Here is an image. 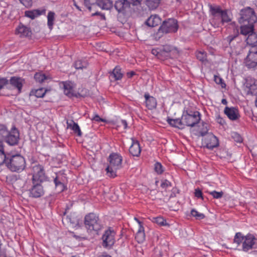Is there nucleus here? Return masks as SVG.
Wrapping results in <instances>:
<instances>
[{
    "instance_id": "1",
    "label": "nucleus",
    "mask_w": 257,
    "mask_h": 257,
    "mask_svg": "<svg viewBox=\"0 0 257 257\" xmlns=\"http://www.w3.org/2000/svg\"><path fill=\"white\" fill-rule=\"evenodd\" d=\"M210 12L211 16L210 22L214 28L220 27L231 21V18L228 14V11L223 10L220 7L210 6Z\"/></svg>"
},
{
    "instance_id": "2",
    "label": "nucleus",
    "mask_w": 257,
    "mask_h": 257,
    "mask_svg": "<svg viewBox=\"0 0 257 257\" xmlns=\"http://www.w3.org/2000/svg\"><path fill=\"white\" fill-rule=\"evenodd\" d=\"M233 242L237 244V246L241 245L242 250L245 252L257 248V238L250 233L244 235L239 232L236 233Z\"/></svg>"
},
{
    "instance_id": "3",
    "label": "nucleus",
    "mask_w": 257,
    "mask_h": 257,
    "mask_svg": "<svg viewBox=\"0 0 257 257\" xmlns=\"http://www.w3.org/2000/svg\"><path fill=\"white\" fill-rule=\"evenodd\" d=\"M108 161L106 174L110 177L114 178L116 176L117 171L121 168L122 157L118 153H113L109 155Z\"/></svg>"
},
{
    "instance_id": "4",
    "label": "nucleus",
    "mask_w": 257,
    "mask_h": 257,
    "mask_svg": "<svg viewBox=\"0 0 257 257\" xmlns=\"http://www.w3.org/2000/svg\"><path fill=\"white\" fill-rule=\"evenodd\" d=\"M84 223L88 231L97 233L102 228V224L98 215L89 213L84 217Z\"/></svg>"
},
{
    "instance_id": "5",
    "label": "nucleus",
    "mask_w": 257,
    "mask_h": 257,
    "mask_svg": "<svg viewBox=\"0 0 257 257\" xmlns=\"http://www.w3.org/2000/svg\"><path fill=\"white\" fill-rule=\"evenodd\" d=\"M8 168L12 172H21L26 167L25 158L21 155H12L7 163Z\"/></svg>"
},
{
    "instance_id": "6",
    "label": "nucleus",
    "mask_w": 257,
    "mask_h": 257,
    "mask_svg": "<svg viewBox=\"0 0 257 257\" xmlns=\"http://www.w3.org/2000/svg\"><path fill=\"white\" fill-rule=\"evenodd\" d=\"M24 80L20 77H12L10 80V84L14 89H17L19 93L22 91ZM9 81L6 78L0 79V90L5 87L8 88Z\"/></svg>"
},
{
    "instance_id": "7",
    "label": "nucleus",
    "mask_w": 257,
    "mask_h": 257,
    "mask_svg": "<svg viewBox=\"0 0 257 257\" xmlns=\"http://www.w3.org/2000/svg\"><path fill=\"white\" fill-rule=\"evenodd\" d=\"M240 17L238 22L239 24L242 23H250L254 24L257 21V17L255 15L253 10L250 7H247L242 9L240 13Z\"/></svg>"
},
{
    "instance_id": "8",
    "label": "nucleus",
    "mask_w": 257,
    "mask_h": 257,
    "mask_svg": "<svg viewBox=\"0 0 257 257\" xmlns=\"http://www.w3.org/2000/svg\"><path fill=\"white\" fill-rule=\"evenodd\" d=\"M201 136H205L203 139V144L208 149H212L217 147L219 145L217 138L212 133H207L206 132H201Z\"/></svg>"
},
{
    "instance_id": "9",
    "label": "nucleus",
    "mask_w": 257,
    "mask_h": 257,
    "mask_svg": "<svg viewBox=\"0 0 257 257\" xmlns=\"http://www.w3.org/2000/svg\"><path fill=\"white\" fill-rule=\"evenodd\" d=\"M115 232L111 227L106 230L102 237L103 246L110 248L115 242Z\"/></svg>"
},
{
    "instance_id": "10",
    "label": "nucleus",
    "mask_w": 257,
    "mask_h": 257,
    "mask_svg": "<svg viewBox=\"0 0 257 257\" xmlns=\"http://www.w3.org/2000/svg\"><path fill=\"white\" fill-rule=\"evenodd\" d=\"M178 28V21L175 19H168L164 21L161 27L162 32L165 33H175Z\"/></svg>"
},
{
    "instance_id": "11",
    "label": "nucleus",
    "mask_w": 257,
    "mask_h": 257,
    "mask_svg": "<svg viewBox=\"0 0 257 257\" xmlns=\"http://www.w3.org/2000/svg\"><path fill=\"white\" fill-rule=\"evenodd\" d=\"M183 125L194 126L200 120V114L198 111H195L193 114H186L182 115Z\"/></svg>"
},
{
    "instance_id": "12",
    "label": "nucleus",
    "mask_w": 257,
    "mask_h": 257,
    "mask_svg": "<svg viewBox=\"0 0 257 257\" xmlns=\"http://www.w3.org/2000/svg\"><path fill=\"white\" fill-rule=\"evenodd\" d=\"M32 181L42 182L45 177L44 167L39 164L35 165L32 167Z\"/></svg>"
},
{
    "instance_id": "13",
    "label": "nucleus",
    "mask_w": 257,
    "mask_h": 257,
    "mask_svg": "<svg viewBox=\"0 0 257 257\" xmlns=\"http://www.w3.org/2000/svg\"><path fill=\"white\" fill-rule=\"evenodd\" d=\"M244 63L248 68H254L257 66V48L251 49L244 59Z\"/></svg>"
},
{
    "instance_id": "14",
    "label": "nucleus",
    "mask_w": 257,
    "mask_h": 257,
    "mask_svg": "<svg viewBox=\"0 0 257 257\" xmlns=\"http://www.w3.org/2000/svg\"><path fill=\"white\" fill-rule=\"evenodd\" d=\"M19 140V132L16 127H13L11 132L8 131V135L5 141L10 145L14 146L18 144Z\"/></svg>"
},
{
    "instance_id": "15",
    "label": "nucleus",
    "mask_w": 257,
    "mask_h": 257,
    "mask_svg": "<svg viewBox=\"0 0 257 257\" xmlns=\"http://www.w3.org/2000/svg\"><path fill=\"white\" fill-rule=\"evenodd\" d=\"M29 196L33 198H39L44 194L43 187L40 182H35L32 187L29 189Z\"/></svg>"
},
{
    "instance_id": "16",
    "label": "nucleus",
    "mask_w": 257,
    "mask_h": 257,
    "mask_svg": "<svg viewBox=\"0 0 257 257\" xmlns=\"http://www.w3.org/2000/svg\"><path fill=\"white\" fill-rule=\"evenodd\" d=\"M15 34L20 38H29L31 36V29L22 24H20L15 30Z\"/></svg>"
},
{
    "instance_id": "17",
    "label": "nucleus",
    "mask_w": 257,
    "mask_h": 257,
    "mask_svg": "<svg viewBox=\"0 0 257 257\" xmlns=\"http://www.w3.org/2000/svg\"><path fill=\"white\" fill-rule=\"evenodd\" d=\"M64 94L69 97L75 96L74 84L71 81H64L62 82Z\"/></svg>"
},
{
    "instance_id": "18",
    "label": "nucleus",
    "mask_w": 257,
    "mask_h": 257,
    "mask_svg": "<svg viewBox=\"0 0 257 257\" xmlns=\"http://www.w3.org/2000/svg\"><path fill=\"white\" fill-rule=\"evenodd\" d=\"M46 10L44 8L40 9H34L32 10L26 11L25 12V16L34 20L41 15H45L46 14Z\"/></svg>"
},
{
    "instance_id": "19",
    "label": "nucleus",
    "mask_w": 257,
    "mask_h": 257,
    "mask_svg": "<svg viewBox=\"0 0 257 257\" xmlns=\"http://www.w3.org/2000/svg\"><path fill=\"white\" fill-rule=\"evenodd\" d=\"M224 113L232 120L237 119L239 117L238 110L235 107H226L224 109Z\"/></svg>"
},
{
    "instance_id": "20",
    "label": "nucleus",
    "mask_w": 257,
    "mask_h": 257,
    "mask_svg": "<svg viewBox=\"0 0 257 257\" xmlns=\"http://www.w3.org/2000/svg\"><path fill=\"white\" fill-rule=\"evenodd\" d=\"M129 152L133 156L138 157L140 155L141 149L138 141L132 139V144L130 147Z\"/></svg>"
},
{
    "instance_id": "21",
    "label": "nucleus",
    "mask_w": 257,
    "mask_h": 257,
    "mask_svg": "<svg viewBox=\"0 0 257 257\" xmlns=\"http://www.w3.org/2000/svg\"><path fill=\"white\" fill-rule=\"evenodd\" d=\"M144 97L146 99V106L149 109L152 110L156 107L157 102L155 97L150 96L148 93H146Z\"/></svg>"
},
{
    "instance_id": "22",
    "label": "nucleus",
    "mask_w": 257,
    "mask_h": 257,
    "mask_svg": "<svg viewBox=\"0 0 257 257\" xmlns=\"http://www.w3.org/2000/svg\"><path fill=\"white\" fill-rule=\"evenodd\" d=\"M240 32L243 35H249L253 32L254 24L250 23H242L240 24Z\"/></svg>"
},
{
    "instance_id": "23",
    "label": "nucleus",
    "mask_w": 257,
    "mask_h": 257,
    "mask_svg": "<svg viewBox=\"0 0 257 257\" xmlns=\"http://www.w3.org/2000/svg\"><path fill=\"white\" fill-rule=\"evenodd\" d=\"M161 23V18L157 15H152L147 20L146 24L149 27H154Z\"/></svg>"
},
{
    "instance_id": "24",
    "label": "nucleus",
    "mask_w": 257,
    "mask_h": 257,
    "mask_svg": "<svg viewBox=\"0 0 257 257\" xmlns=\"http://www.w3.org/2000/svg\"><path fill=\"white\" fill-rule=\"evenodd\" d=\"M114 7L118 12H122L130 8L128 4L125 0H118L116 1L114 4Z\"/></svg>"
},
{
    "instance_id": "25",
    "label": "nucleus",
    "mask_w": 257,
    "mask_h": 257,
    "mask_svg": "<svg viewBox=\"0 0 257 257\" xmlns=\"http://www.w3.org/2000/svg\"><path fill=\"white\" fill-rule=\"evenodd\" d=\"M145 229L143 226L139 227L135 238L138 243H142L145 240Z\"/></svg>"
},
{
    "instance_id": "26",
    "label": "nucleus",
    "mask_w": 257,
    "mask_h": 257,
    "mask_svg": "<svg viewBox=\"0 0 257 257\" xmlns=\"http://www.w3.org/2000/svg\"><path fill=\"white\" fill-rule=\"evenodd\" d=\"M97 6L103 10H109L112 7V2L110 0H98Z\"/></svg>"
},
{
    "instance_id": "27",
    "label": "nucleus",
    "mask_w": 257,
    "mask_h": 257,
    "mask_svg": "<svg viewBox=\"0 0 257 257\" xmlns=\"http://www.w3.org/2000/svg\"><path fill=\"white\" fill-rule=\"evenodd\" d=\"M246 41L248 45L252 47L257 46V35L254 32L249 34Z\"/></svg>"
},
{
    "instance_id": "28",
    "label": "nucleus",
    "mask_w": 257,
    "mask_h": 257,
    "mask_svg": "<svg viewBox=\"0 0 257 257\" xmlns=\"http://www.w3.org/2000/svg\"><path fill=\"white\" fill-rule=\"evenodd\" d=\"M167 121L168 123L172 126L178 128L183 127V123L182 118L181 119L168 118Z\"/></svg>"
},
{
    "instance_id": "29",
    "label": "nucleus",
    "mask_w": 257,
    "mask_h": 257,
    "mask_svg": "<svg viewBox=\"0 0 257 257\" xmlns=\"http://www.w3.org/2000/svg\"><path fill=\"white\" fill-rule=\"evenodd\" d=\"M67 127L71 128L78 136L81 137L82 136V133L79 126L74 121L72 120V123L67 122Z\"/></svg>"
},
{
    "instance_id": "30",
    "label": "nucleus",
    "mask_w": 257,
    "mask_h": 257,
    "mask_svg": "<svg viewBox=\"0 0 257 257\" xmlns=\"http://www.w3.org/2000/svg\"><path fill=\"white\" fill-rule=\"evenodd\" d=\"M54 181L56 189L58 192H61L65 189L66 186L64 183L61 181V180L59 176H57L55 178Z\"/></svg>"
},
{
    "instance_id": "31",
    "label": "nucleus",
    "mask_w": 257,
    "mask_h": 257,
    "mask_svg": "<svg viewBox=\"0 0 257 257\" xmlns=\"http://www.w3.org/2000/svg\"><path fill=\"white\" fill-rule=\"evenodd\" d=\"M55 19V14L54 12L50 11L48 13L47 15V25L48 28L52 30L54 24V21Z\"/></svg>"
},
{
    "instance_id": "32",
    "label": "nucleus",
    "mask_w": 257,
    "mask_h": 257,
    "mask_svg": "<svg viewBox=\"0 0 257 257\" xmlns=\"http://www.w3.org/2000/svg\"><path fill=\"white\" fill-rule=\"evenodd\" d=\"M8 135V130L7 127L3 124H0V144H4L3 141Z\"/></svg>"
},
{
    "instance_id": "33",
    "label": "nucleus",
    "mask_w": 257,
    "mask_h": 257,
    "mask_svg": "<svg viewBox=\"0 0 257 257\" xmlns=\"http://www.w3.org/2000/svg\"><path fill=\"white\" fill-rule=\"evenodd\" d=\"M111 75L113 76L115 80H120L123 76V74L121 73V69L118 66H116L111 73Z\"/></svg>"
},
{
    "instance_id": "34",
    "label": "nucleus",
    "mask_w": 257,
    "mask_h": 257,
    "mask_svg": "<svg viewBox=\"0 0 257 257\" xmlns=\"http://www.w3.org/2000/svg\"><path fill=\"white\" fill-rule=\"evenodd\" d=\"M151 221L153 222L156 223V224L161 226H166L168 225L166 222V219L161 216H157L156 217H153L151 219Z\"/></svg>"
},
{
    "instance_id": "35",
    "label": "nucleus",
    "mask_w": 257,
    "mask_h": 257,
    "mask_svg": "<svg viewBox=\"0 0 257 257\" xmlns=\"http://www.w3.org/2000/svg\"><path fill=\"white\" fill-rule=\"evenodd\" d=\"M8 161V160L7 159L4 144H0V165H2L4 163L7 164Z\"/></svg>"
},
{
    "instance_id": "36",
    "label": "nucleus",
    "mask_w": 257,
    "mask_h": 257,
    "mask_svg": "<svg viewBox=\"0 0 257 257\" xmlns=\"http://www.w3.org/2000/svg\"><path fill=\"white\" fill-rule=\"evenodd\" d=\"M46 92V89L43 88H40L36 90H32L31 92L32 95H34L37 97H43Z\"/></svg>"
},
{
    "instance_id": "37",
    "label": "nucleus",
    "mask_w": 257,
    "mask_h": 257,
    "mask_svg": "<svg viewBox=\"0 0 257 257\" xmlns=\"http://www.w3.org/2000/svg\"><path fill=\"white\" fill-rule=\"evenodd\" d=\"M236 39V36H229L227 37L226 40L229 43V45L231 48H232L233 50L235 49L236 46H235L234 43L235 41V39ZM236 46L239 45V44L237 42H236Z\"/></svg>"
},
{
    "instance_id": "38",
    "label": "nucleus",
    "mask_w": 257,
    "mask_h": 257,
    "mask_svg": "<svg viewBox=\"0 0 257 257\" xmlns=\"http://www.w3.org/2000/svg\"><path fill=\"white\" fill-rule=\"evenodd\" d=\"M160 0H147L146 4L150 9H155L159 5Z\"/></svg>"
},
{
    "instance_id": "39",
    "label": "nucleus",
    "mask_w": 257,
    "mask_h": 257,
    "mask_svg": "<svg viewBox=\"0 0 257 257\" xmlns=\"http://www.w3.org/2000/svg\"><path fill=\"white\" fill-rule=\"evenodd\" d=\"M98 0H84V4L90 12H91L92 6H95Z\"/></svg>"
},
{
    "instance_id": "40",
    "label": "nucleus",
    "mask_w": 257,
    "mask_h": 257,
    "mask_svg": "<svg viewBox=\"0 0 257 257\" xmlns=\"http://www.w3.org/2000/svg\"><path fill=\"white\" fill-rule=\"evenodd\" d=\"M87 63L81 60L76 61L74 63V67L77 69H83L86 67Z\"/></svg>"
},
{
    "instance_id": "41",
    "label": "nucleus",
    "mask_w": 257,
    "mask_h": 257,
    "mask_svg": "<svg viewBox=\"0 0 257 257\" xmlns=\"http://www.w3.org/2000/svg\"><path fill=\"white\" fill-rule=\"evenodd\" d=\"M35 79L39 82H42L47 79V77L41 72L36 73L34 75Z\"/></svg>"
},
{
    "instance_id": "42",
    "label": "nucleus",
    "mask_w": 257,
    "mask_h": 257,
    "mask_svg": "<svg viewBox=\"0 0 257 257\" xmlns=\"http://www.w3.org/2000/svg\"><path fill=\"white\" fill-rule=\"evenodd\" d=\"M191 214L192 216L195 217L196 219L200 220L205 218V215L204 214L198 212L195 209L191 210Z\"/></svg>"
},
{
    "instance_id": "43",
    "label": "nucleus",
    "mask_w": 257,
    "mask_h": 257,
    "mask_svg": "<svg viewBox=\"0 0 257 257\" xmlns=\"http://www.w3.org/2000/svg\"><path fill=\"white\" fill-rule=\"evenodd\" d=\"M154 170L158 175L162 174L164 171L162 165L159 162L155 164Z\"/></svg>"
},
{
    "instance_id": "44",
    "label": "nucleus",
    "mask_w": 257,
    "mask_h": 257,
    "mask_svg": "<svg viewBox=\"0 0 257 257\" xmlns=\"http://www.w3.org/2000/svg\"><path fill=\"white\" fill-rule=\"evenodd\" d=\"M197 58L203 62L206 60V54L204 52L199 51L196 53Z\"/></svg>"
},
{
    "instance_id": "45",
    "label": "nucleus",
    "mask_w": 257,
    "mask_h": 257,
    "mask_svg": "<svg viewBox=\"0 0 257 257\" xmlns=\"http://www.w3.org/2000/svg\"><path fill=\"white\" fill-rule=\"evenodd\" d=\"M214 80L215 83L217 84H220L222 87H225L226 84L223 82V80L222 78H221L220 76L217 75H214Z\"/></svg>"
},
{
    "instance_id": "46",
    "label": "nucleus",
    "mask_w": 257,
    "mask_h": 257,
    "mask_svg": "<svg viewBox=\"0 0 257 257\" xmlns=\"http://www.w3.org/2000/svg\"><path fill=\"white\" fill-rule=\"evenodd\" d=\"M209 194L210 195H211L214 198H215V199L221 198L223 195V193L222 191L217 192L216 191H211V192H209Z\"/></svg>"
},
{
    "instance_id": "47",
    "label": "nucleus",
    "mask_w": 257,
    "mask_h": 257,
    "mask_svg": "<svg viewBox=\"0 0 257 257\" xmlns=\"http://www.w3.org/2000/svg\"><path fill=\"white\" fill-rule=\"evenodd\" d=\"M91 120L95 122H106L105 119L101 118L97 113H94L93 116L91 118Z\"/></svg>"
},
{
    "instance_id": "48",
    "label": "nucleus",
    "mask_w": 257,
    "mask_h": 257,
    "mask_svg": "<svg viewBox=\"0 0 257 257\" xmlns=\"http://www.w3.org/2000/svg\"><path fill=\"white\" fill-rule=\"evenodd\" d=\"M172 49L171 48H170L168 46H165L163 50H162V52H163V54H164L165 57H169V53L172 51Z\"/></svg>"
},
{
    "instance_id": "49",
    "label": "nucleus",
    "mask_w": 257,
    "mask_h": 257,
    "mask_svg": "<svg viewBox=\"0 0 257 257\" xmlns=\"http://www.w3.org/2000/svg\"><path fill=\"white\" fill-rule=\"evenodd\" d=\"M125 2L128 4V7H130L131 5L137 6L141 3L142 0H125Z\"/></svg>"
},
{
    "instance_id": "50",
    "label": "nucleus",
    "mask_w": 257,
    "mask_h": 257,
    "mask_svg": "<svg viewBox=\"0 0 257 257\" xmlns=\"http://www.w3.org/2000/svg\"><path fill=\"white\" fill-rule=\"evenodd\" d=\"M20 1L21 3L27 8L31 7L33 4L32 0H20Z\"/></svg>"
},
{
    "instance_id": "51",
    "label": "nucleus",
    "mask_w": 257,
    "mask_h": 257,
    "mask_svg": "<svg viewBox=\"0 0 257 257\" xmlns=\"http://www.w3.org/2000/svg\"><path fill=\"white\" fill-rule=\"evenodd\" d=\"M171 186V183L167 180H164L162 181L161 187L162 188L166 189L169 187Z\"/></svg>"
},
{
    "instance_id": "52",
    "label": "nucleus",
    "mask_w": 257,
    "mask_h": 257,
    "mask_svg": "<svg viewBox=\"0 0 257 257\" xmlns=\"http://www.w3.org/2000/svg\"><path fill=\"white\" fill-rule=\"evenodd\" d=\"M152 53L158 58H160V56L163 55V52H162V50H159L158 49H153L152 50Z\"/></svg>"
},
{
    "instance_id": "53",
    "label": "nucleus",
    "mask_w": 257,
    "mask_h": 257,
    "mask_svg": "<svg viewBox=\"0 0 257 257\" xmlns=\"http://www.w3.org/2000/svg\"><path fill=\"white\" fill-rule=\"evenodd\" d=\"M232 136L236 142L240 143L242 141V139L241 136L237 133H233Z\"/></svg>"
},
{
    "instance_id": "54",
    "label": "nucleus",
    "mask_w": 257,
    "mask_h": 257,
    "mask_svg": "<svg viewBox=\"0 0 257 257\" xmlns=\"http://www.w3.org/2000/svg\"><path fill=\"white\" fill-rule=\"evenodd\" d=\"M194 194L196 197L198 198H201L203 199L202 192L200 189L198 188L196 189L195 190Z\"/></svg>"
},
{
    "instance_id": "55",
    "label": "nucleus",
    "mask_w": 257,
    "mask_h": 257,
    "mask_svg": "<svg viewBox=\"0 0 257 257\" xmlns=\"http://www.w3.org/2000/svg\"><path fill=\"white\" fill-rule=\"evenodd\" d=\"M92 16H100L101 18L104 20L105 19V15L104 14H100V13L99 12H95V13H92Z\"/></svg>"
},
{
    "instance_id": "56",
    "label": "nucleus",
    "mask_w": 257,
    "mask_h": 257,
    "mask_svg": "<svg viewBox=\"0 0 257 257\" xmlns=\"http://www.w3.org/2000/svg\"><path fill=\"white\" fill-rule=\"evenodd\" d=\"M217 122L221 124H223V123H224L225 121L223 118L219 117L218 118H217Z\"/></svg>"
},
{
    "instance_id": "57",
    "label": "nucleus",
    "mask_w": 257,
    "mask_h": 257,
    "mask_svg": "<svg viewBox=\"0 0 257 257\" xmlns=\"http://www.w3.org/2000/svg\"><path fill=\"white\" fill-rule=\"evenodd\" d=\"M135 75V73L134 71L127 73V76L128 78H132L134 75Z\"/></svg>"
},
{
    "instance_id": "58",
    "label": "nucleus",
    "mask_w": 257,
    "mask_h": 257,
    "mask_svg": "<svg viewBox=\"0 0 257 257\" xmlns=\"http://www.w3.org/2000/svg\"><path fill=\"white\" fill-rule=\"evenodd\" d=\"M134 219H135V220H136V222L138 223V224H139V226H143V223H142L141 221H140V220H139L137 218L135 217V218H134Z\"/></svg>"
},
{
    "instance_id": "59",
    "label": "nucleus",
    "mask_w": 257,
    "mask_h": 257,
    "mask_svg": "<svg viewBox=\"0 0 257 257\" xmlns=\"http://www.w3.org/2000/svg\"><path fill=\"white\" fill-rule=\"evenodd\" d=\"M121 123H122V125H123L124 128H126L127 126V124L126 121L124 120H122L121 121Z\"/></svg>"
},
{
    "instance_id": "60",
    "label": "nucleus",
    "mask_w": 257,
    "mask_h": 257,
    "mask_svg": "<svg viewBox=\"0 0 257 257\" xmlns=\"http://www.w3.org/2000/svg\"><path fill=\"white\" fill-rule=\"evenodd\" d=\"M73 3H74V6L76 7V8L79 11H81L80 8L76 4V3L74 0H73Z\"/></svg>"
},
{
    "instance_id": "61",
    "label": "nucleus",
    "mask_w": 257,
    "mask_h": 257,
    "mask_svg": "<svg viewBox=\"0 0 257 257\" xmlns=\"http://www.w3.org/2000/svg\"><path fill=\"white\" fill-rule=\"evenodd\" d=\"M221 102L222 104H225V105H226L227 103V101L225 99H222Z\"/></svg>"
},
{
    "instance_id": "62",
    "label": "nucleus",
    "mask_w": 257,
    "mask_h": 257,
    "mask_svg": "<svg viewBox=\"0 0 257 257\" xmlns=\"http://www.w3.org/2000/svg\"><path fill=\"white\" fill-rule=\"evenodd\" d=\"M99 257H111V256H110V255H107V254H102V255H100Z\"/></svg>"
},
{
    "instance_id": "63",
    "label": "nucleus",
    "mask_w": 257,
    "mask_h": 257,
    "mask_svg": "<svg viewBox=\"0 0 257 257\" xmlns=\"http://www.w3.org/2000/svg\"><path fill=\"white\" fill-rule=\"evenodd\" d=\"M255 105L257 107V98H256V100H255Z\"/></svg>"
},
{
    "instance_id": "64",
    "label": "nucleus",
    "mask_w": 257,
    "mask_h": 257,
    "mask_svg": "<svg viewBox=\"0 0 257 257\" xmlns=\"http://www.w3.org/2000/svg\"><path fill=\"white\" fill-rule=\"evenodd\" d=\"M178 2H180L181 0H177Z\"/></svg>"
}]
</instances>
